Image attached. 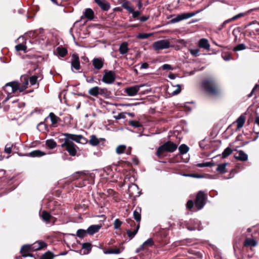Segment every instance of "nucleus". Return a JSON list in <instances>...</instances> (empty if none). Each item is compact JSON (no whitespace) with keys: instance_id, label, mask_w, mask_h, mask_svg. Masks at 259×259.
Wrapping results in <instances>:
<instances>
[{"instance_id":"nucleus-17","label":"nucleus","mask_w":259,"mask_h":259,"mask_svg":"<svg viewBox=\"0 0 259 259\" xmlns=\"http://www.w3.org/2000/svg\"><path fill=\"white\" fill-rule=\"evenodd\" d=\"M98 6L104 11H107L110 8L109 3L106 0H94Z\"/></svg>"},{"instance_id":"nucleus-18","label":"nucleus","mask_w":259,"mask_h":259,"mask_svg":"<svg viewBox=\"0 0 259 259\" xmlns=\"http://www.w3.org/2000/svg\"><path fill=\"white\" fill-rule=\"evenodd\" d=\"M71 67L75 70H78L80 68L79 57L77 54H73L72 55Z\"/></svg>"},{"instance_id":"nucleus-12","label":"nucleus","mask_w":259,"mask_h":259,"mask_svg":"<svg viewBox=\"0 0 259 259\" xmlns=\"http://www.w3.org/2000/svg\"><path fill=\"white\" fill-rule=\"evenodd\" d=\"M74 179H81L82 181V183L81 184L80 187L86 185V181H90L91 178L90 176L85 175V174L81 172H76L74 174L73 177V180Z\"/></svg>"},{"instance_id":"nucleus-45","label":"nucleus","mask_w":259,"mask_h":259,"mask_svg":"<svg viewBox=\"0 0 259 259\" xmlns=\"http://www.w3.org/2000/svg\"><path fill=\"white\" fill-rule=\"evenodd\" d=\"M254 126L253 127V132L258 134H259V116H257L254 120Z\"/></svg>"},{"instance_id":"nucleus-51","label":"nucleus","mask_w":259,"mask_h":259,"mask_svg":"<svg viewBox=\"0 0 259 259\" xmlns=\"http://www.w3.org/2000/svg\"><path fill=\"white\" fill-rule=\"evenodd\" d=\"M128 124L134 127H139L142 126V124L140 122L136 120H130L128 121Z\"/></svg>"},{"instance_id":"nucleus-32","label":"nucleus","mask_w":259,"mask_h":259,"mask_svg":"<svg viewBox=\"0 0 259 259\" xmlns=\"http://www.w3.org/2000/svg\"><path fill=\"white\" fill-rule=\"evenodd\" d=\"M245 116L244 114H241L239 118L237 119L236 122L237 123V128H241L245 122Z\"/></svg>"},{"instance_id":"nucleus-19","label":"nucleus","mask_w":259,"mask_h":259,"mask_svg":"<svg viewBox=\"0 0 259 259\" xmlns=\"http://www.w3.org/2000/svg\"><path fill=\"white\" fill-rule=\"evenodd\" d=\"M63 135L64 137H66V139L65 140L68 141L69 142L74 141L77 143L79 142V139L80 138L81 135H75L70 133H64Z\"/></svg>"},{"instance_id":"nucleus-27","label":"nucleus","mask_w":259,"mask_h":259,"mask_svg":"<svg viewBox=\"0 0 259 259\" xmlns=\"http://www.w3.org/2000/svg\"><path fill=\"white\" fill-rule=\"evenodd\" d=\"M41 217L42 219L47 223H50L51 219L53 218V217L46 210H43L42 211Z\"/></svg>"},{"instance_id":"nucleus-30","label":"nucleus","mask_w":259,"mask_h":259,"mask_svg":"<svg viewBox=\"0 0 259 259\" xmlns=\"http://www.w3.org/2000/svg\"><path fill=\"white\" fill-rule=\"evenodd\" d=\"M128 50L129 49L127 47V43L126 42H122L120 45L119 48V51L120 52V54L121 55H124L127 53Z\"/></svg>"},{"instance_id":"nucleus-8","label":"nucleus","mask_w":259,"mask_h":259,"mask_svg":"<svg viewBox=\"0 0 259 259\" xmlns=\"http://www.w3.org/2000/svg\"><path fill=\"white\" fill-rule=\"evenodd\" d=\"M170 47V42L166 39H161L156 41L153 44V48L155 51L168 49Z\"/></svg>"},{"instance_id":"nucleus-64","label":"nucleus","mask_w":259,"mask_h":259,"mask_svg":"<svg viewBox=\"0 0 259 259\" xmlns=\"http://www.w3.org/2000/svg\"><path fill=\"white\" fill-rule=\"evenodd\" d=\"M131 13H132L133 15L132 17L134 18H138L141 14V12L139 11H134V9H133V11L131 12Z\"/></svg>"},{"instance_id":"nucleus-41","label":"nucleus","mask_w":259,"mask_h":259,"mask_svg":"<svg viewBox=\"0 0 259 259\" xmlns=\"http://www.w3.org/2000/svg\"><path fill=\"white\" fill-rule=\"evenodd\" d=\"M37 129L41 132H44L45 131H47L48 126L45 124V121L39 122L37 125Z\"/></svg>"},{"instance_id":"nucleus-2","label":"nucleus","mask_w":259,"mask_h":259,"mask_svg":"<svg viewBox=\"0 0 259 259\" xmlns=\"http://www.w3.org/2000/svg\"><path fill=\"white\" fill-rule=\"evenodd\" d=\"M15 181V177H8L6 175V171L0 169V187L4 194L11 192L16 188L17 184H14Z\"/></svg>"},{"instance_id":"nucleus-57","label":"nucleus","mask_w":259,"mask_h":259,"mask_svg":"<svg viewBox=\"0 0 259 259\" xmlns=\"http://www.w3.org/2000/svg\"><path fill=\"white\" fill-rule=\"evenodd\" d=\"M38 76L36 75L31 76L29 78L30 83L31 85L35 84L37 82Z\"/></svg>"},{"instance_id":"nucleus-47","label":"nucleus","mask_w":259,"mask_h":259,"mask_svg":"<svg viewBox=\"0 0 259 259\" xmlns=\"http://www.w3.org/2000/svg\"><path fill=\"white\" fill-rule=\"evenodd\" d=\"M247 47L244 44H240L237 45L233 49L234 52L240 51L245 50Z\"/></svg>"},{"instance_id":"nucleus-48","label":"nucleus","mask_w":259,"mask_h":259,"mask_svg":"<svg viewBox=\"0 0 259 259\" xmlns=\"http://www.w3.org/2000/svg\"><path fill=\"white\" fill-rule=\"evenodd\" d=\"M233 151L230 147H227L226 148L222 153V158H225L229 156L232 153Z\"/></svg>"},{"instance_id":"nucleus-3","label":"nucleus","mask_w":259,"mask_h":259,"mask_svg":"<svg viewBox=\"0 0 259 259\" xmlns=\"http://www.w3.org/2000/svg\"><path fill=\"white\" fill-rule=\"evenodd\" d=\"M177 147L178 145L170 141H168L157 148L156 155L159 158H162L165 156L164 152H174Z\"/></svg>"},{"instance_id":"nucleus-34","label":"nucleus","mask_w":259,"mask_h":259,"mask_svg":"<svg viewBox=\"0 0 259 259\" xmlns=\"http://www.w3.org/2000/svg\"><path fill=\"white\" fill-rule=\"evenodd\" d=\"M28 155L32 157H41L42 156L45 155L46 153L40 150H36L31 151L29 153Z\"/></svg>"},{"instance_id":"nucleus-25","label":"nucleus","mask_w":259,"mask_h":259,"mask_svg":"<svg viewBox=\"0 0 259 259\" xmlns=\"http://www.w3.org/2000/svg\"><path fill=\"white\" fill-rule=\"evenodd\" d=\"M198 46L200 48H203L206 50H209L210 45L208 41L206 38H201L199 41Z\"/></svg>"},{"instance_id":"nucleus-21","label":"nucleus","mask_w":259,"mask_h":259,"mask_svg":"<svg viewBox=\"0 0 259 259\" xmlns=\"http://www.w3.org/2000/svg\"><path fill=\"white\" fill-rule=\"evenodd\" d=\"M257 242L252 238L247 237L244 241V247H255L257 245Z\"/></svg>"},{"instance_id":"nucleus-1","label":"nucleus","mask_w":259,"mask_h":259,"mask_svg":"<svg viewBox=\"0 0 259 259\" xmlns=\"http://www.w3.org/2000/svg\"><path fill=\"white\" fill-rule=\"evenodd\" d=\"M201 86L208 95L219 97L222 95L221 85L214 77H210L203 79L201 81Z\"/></svg>"},{"instance_id":"nucleus-7","label":"nucleus","mask_w":259,"mask_h":259,"mask_svg":"<svg viewBox=\"0 0 259 259\" xmlns=\"http://www.w3.org/2000/svg\"><path fill=\"white\" fill-rule=\"evenodd\" d=\"M115 79L116 74L114 71L107 69L104 70V75L102 79L103 82L107 84H111L115 81Z\"/></svg>"},{"instance_id":"nucleus-13","label":"nucleus","mask_w":259,"mask_h":259,"mask_svg":"<svg viewBox=\"0 0 259 259\" xmlns=\"http://www.w3.org/2000/svg\"><path fill=\"white\" fill-rule=\"evenodd\" d=\"M245 15V13H240L234 16H233V17H232L231 18H230V19H228L226 20H225L221 25L218 28V30L221 31V30H222L224 28H225L226 27V25L229 23H231L233 21H236V20L238 19H240V18L244 16Z\"/></svg>"},{"instance_id":"nucleus-28","label":"nucleus","mask_w":259,"mask_h":259,"mask_svg":"<svg viewBox=\"0 0 259 259\" xmlns=\"http://www.w3.org/2000/svg\"><path fill=\"white\" fill-rule=\"evenodd\" d=\"M141 208L140 207H137L134 211L133 215L134 219L140 224L141 220Z\"/></svg>"},{"instance_id":"nucleus-14","label":"nucleus","mask_w":259,"mask_h":259,"mask_svg":"<svg viewBox=\"0 0 259 259\" xmlns=\"http://www.w3.org/2000/svg\"><path fill=\"white\" fill-rule=\"evenodd\" d=\"M31 251H32L31 250L30 245L29 244H26L22 246L20 253L23 257H26L30 256L33 257L34 259H35L33 254L30 252Z\"/></svg>"},{"instance_id":"nucleus-54","label":"nucleus","mask_w":259,"mask_h":259,"mask_svg":"<svg viewBox=\"0 0 259 259\" xmlns=\"http://www.w3.org/2000/svg\"><path fill=\"white\" fill-rule=\"evenodd\" d=\"M122 7L126 9L129 13L133 11V8L129 6L128 2H125L122 4Z\"/></svg>"},{"instance_id":"nucleus-6","label":"nucleus","mask_w":259,"mask_h":259,"mask_svg":"<svg viewBox=\"0 0 259 259\" xmlns=\"http://www.w3.org/2000/svg\"><path fill=\"white\" fill-rule=\"evenodd\" d=\"M207 194L203 191H199L196 196L195 204L198 209H202L206 204Z\"/></svg>"},{"instance_id":"nucleus-63","label":"nucleus","mask_w":259,"mask_h":259,"mask_svg":"<svg viewBox=\"0 0 259 259\" xmlns=\"http://www.w3.org/2000/svg\"><path fill=\"white\" fill-rule=\"evenodd\" d=\"M63 136L64 137V136L63 135V134H62V135L59 136L58 138V142L60 144V145L63 144V143L65 142V140L66 139V137H65V138H63Z\"/></svg>"},{"instance_id":"nucleus-53","label":"nucleus","mask_w":259,"mask_h":259,"mask_svg":"<svg viewBox=\"0 0 259 259\" xmlns=\"http://www.w3.org/2000/svg\"><path fill=\"white\" fill-rule=\"evenodd\" d=\"M138 189V186L137 185L133 184L128 187V193L130 196H133L134 193L132 192V190H137Z\"/></svg>"},{"instance_id":"nucleus-16","label":"nucleus","mask_w":259,"mask_h":259,"mask_svg":"<svg viewBox=\"0 0 259 259\" xmlns=\"http://www.w3.org/2000/svg\"><path fill=\"white\" fill-rule=\"evenodd\" d=\"M153 245L154 241L152 238H150L146 241H145L142 245H141L139 247H138L136 249V252L137 253H139L142 250L147 249L148 247L152 246Z\"/></svg>"},{"instance_id":"nucleus-60","label":"nucleus","mask_w":259,"mask_h":259,"mask_svg":"<svg viewBox=\"0 0 259 259\" xmlns=\"http://www.w3.org/2000/svg\"><path fill=\"white\" fill-rule=\"evenodd\" d=\"M21 80L22 81H23V84L25 86H26L27 87V85L28 84V78L27 76H22L21 77Z\"/></svg>"},{"instance_id":"nucleus-55","label":"nucleus","mask_w":259,"mask_h":259,"mask_svg":"<svg viewBox=\"0 0 259 259\" xmlns=\"http://www.w3.org/2000/svg\"><path fill=\"white\" fill-rule=\"evenodd\" d=\"M122 222L118 219L114 220L113 225L114 229H118L120 228Z\"/></svg>"},{"instance_id":"nucleus-26","label":"nucleus","mask_w":259,"mask_h":259,"mask_svg":"<svg viewBox=\"0 0 259 259\" xmlns=\"http://www.w3.org/2000/svg\"><path fill=\"white\" fill-rule=\"evenodd\" d=\"M140 228V224H138L137 226L135 229H134L133 231H132L131 229H127L126 230V233L128 236V237L130 238V240L132 239L138 233V231Z\"/></svg>"},{"instance_id":"nucleus-24","label":"nucleus","mask_w":259,"mask_h":259,"mask_svg":"<svg viewBox=\"0 0 259 259\" xmlns=\"http://www.w3.org/2000/svg\"><path fill=\"white\" fill-rule=\"evenodd\" d=\"M101 140L104 141V139H98L96 135H92L90 136V139L89 140V143L92 146H97L100 143Z\"/></svg>"},{"instance_id":"nucleus-43","label":"nucleus","mask_w":259,"mask_h":259,"mask_svg":"<svg viewBox=\"0 0 259 259\" xmlns=\"http://www.w3.org/2000/svg\"><path fill=\"white\" fill-rule=\"evenodd\" d=\"M87 234V230L80 229L77 231L76 236L80 238H83Z\"/></svg>"},{"instance_id":"nucleus-37","label":"nucleus","mask_w":259,"mask_h":259,"mask_svg":"<svg viewBox=\"0 0 259 259\" xmlns=\"http://www.w3.org/2000/svg\"><path fill=\"white\" fill-rule=\"evenodd\" d=\"M46 145L50 149H53L57 146L56 142L52 139L46 140Z\"/></svg>"},{"instance_id":"nucleus-40","label":"nucleus","mask_w":259,"mask_h":259,"mask_svg":"<svg viewBox=\"0 0 259 259\" xmlns=\"http://www.w3.org/2000/svg\"><path fill=\"white\" fill-rule=\"evenodd\" d=\"M121 252V250L119 248H109L107 250H104L105 254H119Z\"/></svg>"},{"instance_id":"nucleus-4","label":"nucleus","mask_w":259,"mask_h":259,"mask_svg":"<svg viewBox=\"0 0 259 259\" xmlns=\"http://www.w3.org/2000/svg\"><path fill=\"white\" fill-rule=\"evenodd\" d=\"M26 88V86L20 85L18 81H14L7 83L3 87V90L6 93H15L17 91H19V92H23Z\"/></svg>"},{"instance_id":"nucleus-50","label":"nucleus","mask_w":259,"mask_h":259,"mask_svg":"<svg viewBox=\"0 0 259 259\" xmlns=\"http://www.w3.org/2000/svg\"><path fill=\"white\" fill-rule=\"evenodd\" d=\"M126 150V146L124 145H120L117 147L116 149V152L118 154H121Z\"/></svg>"},{"instance_id":"nucleus-15","label":"nucleus","mask_w":259,"mask_h":259,"mask_svg":"<svg viewBox=\"0 0 259 259\" xmlns=\"http://www.w3.org/2000/svg\"><path fill=\"white\" fill-rule=\"evenodd\" d=\"M30 245L32 251L41 250L48 246L46 242L41 240L37 241Z\"/></svg>"},{"instance_id":"nucleus-59","label":"nucleus","mask_w":259,"mask_h":259,"mask_svg":"<svg viewBox=\"0 0 259 259\" xmlns=\"http://www.w3.org/2000/svg\"><path fill=\"white\" fill-rule=\"evenodd\" d=\"M126 222L128 224H129L130 226L132 228L134 227V229H135L136 228V227L137 226L135 221L134 220H132L131 219H127L126 220Z\"/></svg>"},{"instance_id":"nucleus-62","label":"nucleus","mask_w":259,"mask_h":259,"mask_svg":"<svg viewBox=\"0 0 259 259\" xmlns=\"http://www.w3.org/2000/svg\"><path fill=\"white\" fill-rule=\"evenodd\" d=\"M194 206V202L192 200H189L187 201L186 204L187 208L189 209H191Z\"/></svg>"},{"instance_id":"nucleus-46","label":"nucleus","mask_w":259,"mask_h":259,"mask_svg":"<svg viewBox=\"0 0 259 259\" xmlns=\"http://www.w3.org/2000/svg\"><path fill=\"white\" fill-rule=\"evenodd\" d=\"M15 49L17 51H23L26 52L27 46L23 44H19L15 46Z\"/></svg>"},{"instance_id":"nucleus-39","label":"nucleus","mask_w":259,"mask_h":259,"mask_svg":"<svg viewBox=\"0 0 259 259\" xmlns=\"http://www.w3.org/2000/svg\"><path fill=\"white\" fill-rule=\"evenodd\" d=\"M99 87H95L90 89L89 91V94L94 97H97L99 95Z\"/></svg>"},{"instance_id":"nucleus-56","label":"nucleus","mask_w":259,"mask_h":259,"mask_svg":"<svg viewBox=\"0 0 259 259\" xmlns=\"http://www.w3.org/2000/svg\"><path fill=\"white\" fill-rule=\"evenodd\" d=\"M13 146V144L11 143L7 144L5 147V152L7 154L11 153Z\"/></svg>"},{"instance_id":"nucleus-49","label":"nucleus","mask_w":259,"mask_h":259,"mask_svg":"<svg viewBox=\"0 0 259 259\" xmlns=\"http://www.w3.org/2000/svg\"><path fill=\"white\" fill-rule=\"evenodd\" d=\"M152 35V33H139L137 36V38L138 39H147Z\"/></svg>"},{"instance_id":"nucleus-29","label":"nucleus","mask_w":259,"mask_h":259,"mask_svg":"<svg viewBox=\"0 0 259 259\" xmlns=\"http://www.w3.org/2000/svg\"><path fill=\"white\" fill-rule=\"evenodd\" d=\"M84 16L90 20H92L94 18L95 15L94 12L92 9L90 8H87L85 10L84 12Z\"/></svg>"},{"instance_id":"nucleus-36","label":"nucleus","mask_w":259,"mask_h":259,"mask_svg":"<svg viewBox=\"0 0 259 259\" xmlns=\"http://www.w3.org/2000/svg\"><path fill=\"white\" fill-rule=\"evenodd\" d=\"M56 50L58 55L61 57H64L68 53L67 50L64 47H59Z\"/></svg>"},{"instance_id":"nucleus-10","label":"nucleus","mask_w":259,"mask_h":259,"mask_svg":"<svg viewBox=\"0 0 259 259\" xmlns=\"http://www.w3.org/2000/svg\"><path fill=\"white\" fill-rule=\"evenodd\" d=\"M195 15V13L193 12L182 13L179 15H178L175 18L171 19L170 21V23H175L180 21L191 18L194 16Z\"/></svg>"},{"instance_id":"nucleus-20","label":"nucleus","mask_w":259,"mask_h":259,"mask_svg":"<svg viewBox=\"0 0 259 259\" xmlns=\"http://www.w3.org/2000/svg\"><path fill=\"white\" fill-rule=\"evenodd\" d=\"M236 159L241 161H245L248 159V155L242 150H239L234 155Z\"/></svg>"},{"instance_id":"nucleus-33","label":"nucleus","mask_w":259,"mask_h":259,"mask_svg":"<svg viewBox=\"0 0 259 259\" xmlns=\"http://www.w3.org/2000/svg\"><path fill=\"white\" fill-rule=\"evenodd\" d=\"M99 95H102L103 97L107 98H109L111 96V92L109 91H108L106 88H99Z\"/></svg>"},{"instance_id":"nucleus-22","label":"nucleus","mask_w":259,"mask_h":259,"mask_svg":"<svg viewBox=\"0 0 259 259\" xmlns=\"http://www.w3.org/2000/svg\"><path fill=\"white\" fill-rule=\"evenodd\" d=\"M101 225H93L90 226L87 229L88 234L90 235H93L94 234L99 232L101 228Z\"/></svg>"},{"instance_id":"nucleus-9","label":"nucleus","mask_w":259,"mask_h":259,"mask_svg":"<svg viewBox=\"0 0 259 259\" xmlns=\"http://www.w3.org/2000/svg\"><path fill=\"white\" fill-rule=\"evenodd\" d=\"M92 65L94 67L93 71L94 74H97L98 71L101 69L104 63V59L101 58H95L92 61Z\"/></svg>"},{"instance_id":"nucleus-61","label":"nucleus","mask_w":259,"mask_h":259,"mask_svg":"<svg viewBox=\"0 0 259 259\" xmlns=\"http://www.w3.org/2000/svg\"><path fill=\"white\" fill-rule=\"evenodd\" d=\"M89 143V140L84 137L83 136L80 135V138L79 139V142L78 143L81 144H86L87 143Z\"/></svg>"},{"instance_id":"nucleus-38","label":"nucleus","mask_w":259,"mask_h":259,"mask_svg":"<svg viewBox=\"0 0 259 259\" xmlns=\"http://www.w3.org/2000/svg\"><path fill=\"white\" fill-rule=\"evenodd\" d=\"M179 150L180 151V154H184L187 153L189 150V147L185 144H182L179 147Z\"/></svg>"},{"instance_id":"nucleus-35","label":"nucleus","mask_w":259,"mask_h":259,"mask_svg":"<svg viewBox=\"0 0 259 259\" xmlns=\"http://www.w3.org/2000/svg\"><path fill=\"white\" fill-rule=\"evenodd\" d=\"M227 164V163H224L219 164L217 168V171H218L221 174H225L226 172H227L226 169Z\"/></svg>"},{"instance_id":"nucleus-42","label":"nucleus","mask_w":259,"mask_h":259,"mask_svg":"<svg viewBox=\"0 0 259 259\" xmlns=\"http://www.w3.org/2000/svg\"><path fill=\"white\" fill-rule=\"evenodd\" d=\"M54 257V255L53 253L52 252L48 251L42 254L39 259H53Z\"/></svg>"},{"instance_id":"nucleus-23","label":"nucleus","mask_w":259,"mask_h":259,"mask_svg":"<svg viewBox=\"0 0 259 259\" xmlns=\"http://www.w3.org/2000/svg\"><path fill=\"white\" fill-rule=\"evenodd\" d=\"M92 245L91 243L86 242L82 244L81 249L80 250V253L82 251L83 254H87L89 253L92 250Z\"/></svg>"},{"instance_id":"nucleus-52","label":"nucleus","mask_w":259,"mask_h":259,"mask_svg":"<svg viewBox=\"0 0 259 259\" xmlns=\"http://www.w3.org/2000/svg\"><path fill=\"white\" fill-rule=\"evenodd\" d=\"M182 157L180 154H178L170 159V162L172 163H178L182 161Z\"/></svg>"},{"instance_id":"nucleus-31","label":"nucleus","mask_w":259,"mask_h":259,"mask_svg":"<svg viewBox=\"0 0 259 259\" xmlns=\"http://www.w3.org/2000/svg\"><path fill=\"white\" fill-rule=\"evenodd\" d=\"M48 117L50 118L53 125H54L61 121L60 118L56 116L53 112L50 113Z\"/></svg>"},{"instance_id":"nucleus-58","label":"nucleus","mask_w":259,"mask_h":259,"mask_svg":"<svg viewBox=\"0 0 259 259\" xmlns=\"http://www.w3.org/2000/svg\"><path fill=\"white\" fill-rule=\"evenodd\" d=\"M213 165V164L210 162H204V163H197L196 164V166L198 167H203L206 166H211Z\"/></svg>"},{"instance_id":"nucleus-5","label":"nucleus","mask_w":259,"mask_h":259,"mask_svg":"<svg viewBox=\"0 0 259 259\" xmlns=\"http://www.w3.org/2000/svg\"><path fill=\"white\" fill-rule=\"evenodd\" d=\"M59 146L62 148H64L65 150L68 152L69 155L71 156H75L76 155L77 149H78V147L73 142H69L65 140V142L63 143V144L60 145Z\"/></svg>"},{"instance_id":"nucleus-44","label":"nucleus","mask_w":259,"mask_h":259,"mask_svg":"<svg viewBox=\"0 0 259 259\" xmlns=\"http://www.w3.org/2000/svg\"><path fill=\"white\" fill-rule=\"evenodd\" d=\"M222 57L225 61H229L233 59L232 54L230 52H223L222 54Z\"/></svg>"},{"instance_id":"nucleus-11","label":"nucleus","mask_w":259,"mask_h":259,"mask_svg":"<svg viewBox=\"0 0 259 259\" xmlns=\"http://www.w3.org/2000/svg\"><path fill=\"white\" fill-rule=\"evenodd\" d=\"M144 85V84L136 85L126 88L125 90V93L129 96H134L137 94L140 88Z\"/></svg>"}]
</instances>
